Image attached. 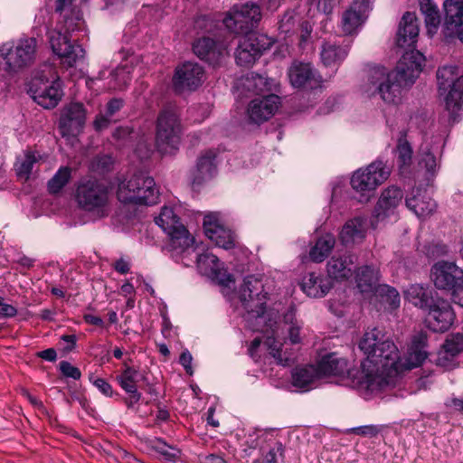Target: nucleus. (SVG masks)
Segmentation results:
<instances>
[{
	"label": "nucleus",
	"instance_id": "1",
	"mask_svg": "<svg viewBox=\"0 0 463 463\" xmlns=\"http://www.w3.org/2000/svg\"><path fill=\"white\" fill-rule=\"evenodd\" d=\"M359 348L366 358L361 363L358 385L371 393L379 392L389 384L384 373L392 375L419 367L429 355L427 335L422 332L412 337L403 360L395 344L377 327L364 334Z\"/></svg>",
	"mask_w": 463,
	"mask_h": 463
},
{
	"label": "nucleus",
	"instance_id": "2",
	"mask_svg": "<svg viewBox=\"0 0 463 463\" xmlns=\"http://www.w3.org/2000/svg\"><path fill=\"white\" fill-rule=\"evenodd\" d=\"M424 62L425 57L421 52L408 51L392 71L384 67L371 68L361 90L368 98L378 95L386 103H395L400 99L402 89L413 84L419 77Z\"/></svg>",
	"mask_w": 463,
	"mask_h": 463
},
{
	"label": "nucleus",
	"instance_id": "3",
	"mask_svg": "<svg viewBox=\"0 0 463 463\" xmlns=\"http://www.w3.org/2000/svg\"><path fill=\"white\" fill-rule=\"evenodd\" d=\"M262 291L263 285L261 281L254 276H248L244 279L241 287L240 299L248 313L247 319L255 318L256 320V325L252 326L253 330H271L272 335L266 338L265 345L277 364L285 366L288 364L290 358L281 349L282 343L278 339L279 334L273 327L277 322L272 323L269 314L266 311L267 294L262 293Z\"/></svg>",
	"mask_w": 463,
	"mask_h": 463
},
{
	"label": "nucleus",
	"instance_id": "4",
	"mask_svg": "<svg viewBox=\"0 0 463 463\" xmlns=\"http://www.w3.org/2000/svg\"><path fill=\"white\" fill-rule=\"evenodd\" d=\"M75 201L80 210L95 219H103L111 212V189L104 181L86 176L76 184Z\"/></svg>",
	"mask_w": 463,
	"mask_h": 463
},
{
	"label": "nucleus",
	"instance_id": "5",
	"mask_svg": "<svg viewBox=\"0 0 463 463\" xmlns=\"http://www.w3.org/2000/svg\"><path fill=\"white\" fill-rule=\"evenodd\" d=\"M37 41L33 37L20 38L0 45V72L14 76L33 64Z\"/></svg>",
	"mask_w": 463,
	"mask_h": 463
},
{
	"label": "nucleus",
	"instance_id": "6",
	"mask_svg": "<svg viewBox=\"0 0 463 463\" xmlns=\"http://www.w3.org/2000/svg\"><path fill=\"white\" fill-rule=\"evenodd\" d=\"M155 222L168 236L166 250L175 261L194 250V238L180 222L173 208L163 207Z\"/></svg>",
	"mask_w": 463,
	"mask_h": 463
},
{
	"label": "nucleus",
	"instance_id": "7",
	"mask_svg": "<svg viewBox=\"0 0 463 463\" xmlns=\"http://www.w3.org/2000/svg\"><path fill=\"white\" fill-rule=\"evenodd\" d=\"M439 91L444 97L445 109L451 123L458 122L463 114V75L457 66H443L437 71Z\"/></svg>",
	"mask_w": 463,
	"mask_h": 463
},
{
	"label": "nucleus",
	"instance_id": "8",
	"mask_svg": "<svg viewBox=\"0 0 463 463\" xmlns=\"http://www.w3.org/2000/svg\"><path fill=\"white\" fill-rule=\"evenodd\" d=\"M158 195L154 179L142 173L135 174L118 184L117 196L123 203L152 205L157 203Z\"/></svg>",
	"mask_w": 463,
	"mask_h": 463
},
{
	"label": "nucleus",
	"instance_id": "9",
	"mask_svg": "<svg viewBox=\"0 0 463 463\" xmlns=\"http://www.w3.org/2000/svg\"><path fill=\"white\" fill-rule=\"evenodd\" d=\"M183 126L176 107L166 106L158 113L156 123V145L163 154H171L178 149Z\"/></svg>",
	"mask_w": 463,
	"mask_h": 463
},
{
	"label": "nucleus",
	"instance_id": "10",
	"mask_svg": "<svg viewBox=\"0 0 463 463\" xmlns=\"http://www.w3.org/2000/svg\"><path fill=\"white\" fill-rule=\"evenodd\" d=\"M390 174L391 168L382 160H375L367 167L355 171L351 178V185L360 194L359 201L368 202L373 191L388 179Z\"/></svg>",
	"mask_w": 463,
	"mask_h": 463
},
{
	"label": "nucleus",
	"instance_id": "11",
	"mask_svg": "<svg viewBox=\"0 0 463 463\" xmlns=\"http://www.w3.org/2000/svg\"><path fill=\"white\" fill-rule=\"evenodd\" d=\"M273 43L274 40L264 33L245 34L239 39L234 52L236 64L246 68L252 66Z\"/></svg>",
	"mask_w": 463,
	"mask_h": 463
},
{
	"label": "nucleus",
	"instance_id": "12",
	"mask_svg": "<svg viewBox=\"0 0 463 463\" xmlns=\"http://www.w3.org/2000/svg\"><path fill=\"white\" fill-rule=\"evenodd\" d=\"M261 19L260 8L258 5L246 3L241 5H234L226 13L222 23L225 27L233 33H250L257 27Z\"/></svg>",
	"mask_w": 463,
	"mask_h": 463
},
{
	"label": "nucleus",
	"instance_id": "13",
	"mask_svg": "<svg viewBox=\"0 0 463 463\" xmlns=\"http://www.w3.org/2000/svg\"><path fill=\"white\" fill-rule=\"evenodd\" d=\"M73 31H67L65 24L48 31V38L53 52L62 58L63 62L69 67H72L85 54V51L80 45L71 43L68 34Z\"/></svg>",
	"mask_w": 463,
	"mask_h": 463
},
{
	"label": "nucleus",
	"instance_id": "14",
	"mask_svg": "<svg viewBox=\"0 0 463 463\" xmlns=\"http://www.w3.org/2000/svg\"><path fill=\"white\" fill-rule=\"evenodd\" d=\"M431 279L434 286L450 294L463 289V269L455 262L440 260L431 268Z\"/></svg>",
	"mask_w": 463,
	"mask_h": 463
},
{
	"label": "nucleus",
	"instance_id": "15",
	"mask_svg": "<svg viewBox=\"0 0 463 463\" xmlns=\"http://www.w3.org/2000/svg\"><path fill=\"white\" fill-rule=\"evenodd\" d=\"M87 111L82 103L71 102L64 106L59 119V131L62 137L70 140L79 136L86 123Z\"/></svg>",
	"mask_w": 463,
	"mask_h": 463
},
{
	"label": "nucleus",
	"instance_id": "16",
	"mask_svg": "<svg viewBox=\"0 0 463 463\" xmlns=\"http://www.w3.org/2000/svg\"><path fill=\"white\" fill-rule=\"evenodd\" d=\"M204 70L197 62L186 61L176 67L173 87L178 93L195 90L203 82Z\"/></svg>",
	"mask_w": 463,
	"mask_h": 463
},
{
	"label": "nucleus",
	"instance_id": "17",
	"mask_svg": "<svg viewBox=\"0 0 463 463\" xmlns=\"http://www.w3.org/2000/svg\"><path fill=\"white\" fill-rule=\"evenodd\" d=\"M403 198V192L401 188L391 185L384 189L373 209L371 220L373 228H376L378 223L384 222L387 218L393 216L397 207Z\"/></svg>",
	"mask_w": 463,
	"mask_h": 463
},
{
	"label": "nucleus",
	"instance_id": "18",
	"mask_svg": "<svg viewBox=\"0 0 463 463\" xmlns=\"http://www.w3.org/2000/svg\"><path fill=\"white\" fill-rule=\"evenodd\" d=\"M426 318L428 327L434 332L449 330L455 319V314L449 301L436 298V300L428 307Z\"/></svg>",
	"mask_w": 463,
	"mask_h": 463
},
{
	"label": "nucleus",
	"instance_id": "19",
	"mask_svg": "<svg viewBox=\"0 0 463 463\" xmlns=\"http://www.w3.org/2000/svg\"><path fill=\"white\" fill-rule=\"evenodd\" d=\"M443 33L446 39L457 37L463 43V0H446Z\"/></svg>",
	"mask_w": 463,
	"mask_h": 463
},
{
	"label": "nucleus",
	"instance_id": "20",
	"mask_svg": "<svg viewBox=\"0 0 463 463\" xmlns=\"http://www.w3.org/2000/svg\"><path fill=\"white\" fill-rule=\"evenodd\" d=\"M279 105L280 98L276 94H268L252 99L248 107L250 121L259 125L269 120Z\"/></svg>",
	"mask_w": 463,
	"mask_h": 463
},
{
	"label": "nucleus",
	"instance_id": "21",
	"mask_svg": "<svg viewBox=\"0 0 463 463\" xmlns=\"http://www.w3.org/2000/svg\"><path fill=\"white\" fill-rule=\"evenodd\" d=\"M288 79L295 88H317L321 77L309 62L294 61L288 68Z\"/></svg>",
	"mask_w": 463,
	"mask_h": 463
},
{
	"label": "nucleus",
	"instance_id": "22",
	"mask_svg": "<svg viewBox=\"0 0 463 463\" xmlns=\"http://www.w3.org/2000/svg\"><path fill=\"white\" fill-rule=\"evenodd\" d=\"M203 230L205 235L214 242L216 246L226 250L234 246L233 233L232 231L220 224L216 213H210L204 216Z\"/></svg>",
	"mask_w": 463,
	"mask_h": 463
},
{
	"label": "nucleus",
	"instance_id": "23",
	"mask_svg": "<svg viewBox=\"0 0 463 463\" xmlns=\"http://www.w3.org/2000/svg\"><path fill=\"white\" fill-rule=\"evenodd\" d=\"M463 352V335L454 334L447 337L439 350L436 364L446 370H451L458 366V355Z\"/></svg>",
	"mask_w": 463,
	"mask_h": 463
},
{
	"label": "nucleus",
	"instance_id": "24",
	"mask_svg": "<svg viewBox=\"0 0 463 463\" xmlns=\"http://www.w3.org/2000/svg\"><path fill=\"white\" fill-rule=\"evenodd\" d=\"M370 9V0H354L342 14L341 27L345 34H353L364 24Z\"/></svg>",
	"mask_w": 463,
	"mask_h": 463
},
{
	"label": "nucleus",
	"instance_id": "25",
	"mask_svg": "<svg viewBox=\"0 0 463 463\" xmlns=\"http://www.w3.org/2000/svg\"><path fill=\"white\" fill-rule=\"evenodd\" d=\"M227 46L209 37L197 39L193 44L194 54L210 64H218L226 52Z\"/></svg>",
	"mask_w": 463,
	"mask_h": 463
},
{
	"label": "nucleus",
	"instance_id": "26",
	"mask_svg": "<svg viewBox=\"0 0 463 463\" xmlns=\"http://www.w3.org/2000/svg\"><path fill=\"white\" fill-rule=\"evenodd\" d=\"M405 204L419 218L430 216L437 208L436 202L428 195L426 190L420 187L412 190L411 196L405 199Z\"/></svg>",
	"mask_w": 463,
	"mask_h": 463
},
{
	"label": "nucleus",
	"instance_id": "27",
	"mask_svg": "<svg viewBox=\"0 0 463 463\" xmlns=\"http://www.w3.org/2000/svg\"><path fill=\"white\" fill-rule=\"evenodd\" d=\"M419 36V24L415 14L406 12L399 24L396 43L401 48L413 46Z\"/></svg>",
	"mask_w": 463,
	"mask_h": 463
},
{
	"label": "nucleus",
	"instance_id": "28",
	"mask_svg": "<svg viewBox=\"0 0 463 463\" xmlns=\"http://www.w3.org/2000/svg\"><path fill=\"white\" fill-rule=\"evenodd\" d=\"M43 83V87H38L34 90L33 87L31 90L33 93V99L44 109H52L56 107L61 100L63 93L61 90V82L59 78L52 80L50 84Z\"/></svg>",
	"mask_w": 463,
	"mask_h": 463
},
{
	"label": "nucleus",
	"instance_id": "29",
	"mask_svg": "<svg viewBox=\"0 0 463 463\" xmlns=\"http://www.w3.org/2000/svg\"><path fill=\"white\" fill-rule=\"evenodd\" d=\"M317 368L319 370L321 377L330 375L352 376L347 360L338 356L335 353H331L323 356Z\"/></svg>",
	"mask_w": 463,
	"mask_h": 463
},
{
	"label": "nucleus",
	"instance_id": "30",
	"mask_svg": "<svg viewBox=\"0 0 463 463\" xmlns=\"http://www.w3.org/2000/svg\"><path fill=\"white\" fill-rule=\"evenodd\" d=\"M356 287L362 294L373 293L378 290L379 269L373 265H364L355 271Z\"/></svg>",
	"mask_w": 463,
	"mask_h": 463
},
{
	"label": "nucleus",
	"instance_id": "31",
	"mask_svg": "<svg viewBox=\"0 0 463 463\" xmlns=\"http://www.w3.org/2000/svg\"><path fill=\"white\" fill-rule=\"evenodd\" d=\"M367 220L364 217L357 216L345 222L343 226L339 239L344 245H349L362 241L366 232Z\"/></svg>",
	"mask_w": 463,
	"mask_h": 463
},
{
	"label": "nucleus",
	"instance_id": "32",
	"mask_svg": "<svg viewBox=\"0 0 463 463\" xmlns=\"http://www.w3.org/2000/svg\"><path fill=\"white\" fill-rule=\"evenodd\" d=\"M355 257L346 254L341 257H332L327 262L328 276L335 280H345L352 276V267Z\"/></svg>",
	"mask_w": 463,
	"mask_h": 463
},
{
	"label": "nucleus",
	"instance_id": "33",
	"mask_svg": "<svg viewBox=\"0 0 463 463\" xmlns=\"http://www.w3.org/2000/svg\"><path fill=\"white\" fill-rule=\"evenodd\" d=\"M331 287L332 285L328 279L317 275L314 272L305 276L301 283L302 290L311 298H323L327 294Z\"/></svg>",
	"mask_w": 463,
	"mask_h": 463
},
{
	"label": "nucleus",
	"instance_id": "34",
	"mask_svg": "<svg viewBox=\"0 0 463 463\" xmlns=\"http://www.w3.org/2000/svg\"><path fill=\"white\" fill-rule=\"evenodd\" d=\"M349 49L350 43L339 45L335 43L326 42L321 47V61L326 67L339 65L347 56Z\"/></svg>",
	"mask_w": 463,
	"mask_h": 463
},
{
	"label": "nucleus",
	"instance_id": "35",
	"mask_svg": "<svg viewBox=\"0 0 463 463\" xmlns=\"http://www.w3.org/2000/svg\"><path fill=\"white\" fill-rule=\"evenodd\" d=\"M291 376L292 384L303 391L312 389L316 382L322 378L319 370L314 365L297 367L292 371Z\"/></svg>",
	"mask_w": 463,
	"mask_h": 463
},
{
	"label": "nucleus",
	"instance_id": "36",
	"mask_svg": "<svg viewBox=\"0 0 463 463\" xmlns=\"http://www.w3.org/2000/svg\"><path fill=\"white\" fill-rule=\"evenodd\" d=\"M404 298L413 306L426 310L436 300L432 291L420 284H412L404 290Z\"/></svg>",
	"mask_w": 463,
	"mask_h": 463
},
{
	"label": "nucleus",
	"instance_id": "37",
	"mask_svg": "<svg viewBox=\"0 0 463 463\" xmlns=\"http://www.w3.org/2000/svg\"><path fill=\"white\" fill-rule=\"evenodd\" d=\"M215 156L213 151L209 150L199 157L193 178L194 184H200L213 176L216 171Z\"/></svg>",
	"mask_w": 463,
	"mask_h": 463
},
{
	"label": "nucleus",
	"instance_id": "38",
	"mask_svg": "<svg viewBox=\"0 0 463 463\" xmlns=\"http://www.w3.org/2000/svg\"><path fill=\"white\" fill-rule=\"evenodd\" d=\"M139 372L131 366L125 364L123 372L117 376V381L120 387L129 395L134 402H139L141 393L137 391V383L140 377Z\"/></svg>",
	"mask_w": 463,
	"mask_h": 463
},
{
	"label": "nucleus",
	"instance_id": "39",
	"mask_svg": "<svg viewBox=\"0 0 463 463\" xmlns=\"http://www.w3.org/2000/svg\"><path fill=\"white\" fill-rule=\"evenodd\" d=\"M199 271L213 279H218L222 273V264L218 257L211 252H204L196 258Z\"/></svg>",
	"mask_w": 463,
	"mask_h": 463
},
{
	"label": "nucleus",
	"instance_id": "40",
	"mask_svg": "<svg viewBox=\"0 0 463 463\" xmlns=\"http://www.w3.org/2000/svg\"><path fill=\"white\" fill-rule=\"evenodd\" d=\"M420 9L424 15L428 34L434 35L440 24L439 11L432 0H419Z\"/></svg>",
	"mask_w": 463,
	"mask_h": 463
},
{
	"label": "nucleus",
	"instance_id": "41",
	"mask_svg": "<svg viewBox=\"0 0 463 463\" xmlns=\"http://www.w3.org/2000/svg\"><path fill=\"white\" fill-rule=\"evenodd\" d=\"M243 85L250 92L257 95L272 91L277 88L274 80L253 72L245 79Z\"/></svg>",
	"mask_w": 463,
	"mask_h": 463
},
{
	"label": "nucleus",
	"instance_id": "42",
	"mask_svg": "<svg viewBox=\"0 0 463 463\" xmlns=\"http://www.w3.org/2000/svg\"><path fill=\"white\" fill-rule=\"evenodd\" d=\"M335 243L333 234L326 233L317 239L311 248L309 256L315 262H322L331 252Z\"/></svg>",
	"mask_w": 463,
	"mask_h": 463
},
{
	"label": "nucleus",
	"instance_id": "43",
	"mask_svg": "<svg viewBox=\"0 0 463 463\" xmlns=\"http://www.w3.org/2000/svg\"><path fill=\"white\" fill-rule=\"evenodd\" d=\"M283 322L287 326L288 336L291 344L301 342L300 330L302 324L296 319V310L290 307L283 315Z\"/></svg>",
	"mask_w": 463,
	"mask_h": 463
},
{
	"label": "nucleus",
	"instance_id": "44",
	"mask_svg": "<svg viewBox=\"0 0 463 463\" xmlns=\"http://www.w3.org/2000/svg\"><path fill=\"white\" fill-rule=\"evenodd\" d=\"M413 150L405 137H399L395 156L400 169L408 168L412 162Z\"/></svg>",
	"mask_w": 463,
	"mask_h": 463
},
{
	"label": "nucleus",
	"instance_id": "45",
	"mask_svg": "<svg viewBox=\"0 0 463 463\" xmlns=\"http://www.w3.org/2000/svg\"><path fill=\"white\" fill-rule=\"evenodd\" d=\"M37 161V156L33 152H26L23 156L18 157L14 165L17 176L20 179L28 180Z\"/></svg>",
	"mask_w": 463,
	"mask_h": 463
},
{
	"label": "nucleus",
	"instance_id": "46",
	"mask_svg": "<svg viewBox=\"0 0 463 463\" xmlns=\"http://www.w3.org/2000/svg\"><path fill=\"white\" fill-rule=\"evenodd\" d=\"M71 178V169L68 166L60 167L48 182V191L55 194L60 193Z\"/></svg>",
	"mask_w": 463,
	"mask_h": 463
},
{
	"label": "nucleus",
	"instance_id": "47",
	"mask_svg": "<svg viewBox=\"0 0 463 463\" xmlns=\"http://www.w3.org/2000/svg\"><path fill=\"white\" fill-rule=\"evenodd\" d=\"M300 17L293 10H288L279 21V30L285 36L296 32L299 25Z\"/></svg>",
	"mask_w": 463,
	"mask_h": 463
},
{
	"label": "nucleus",
	"instance_id": "48",
	"mask_svg": "<svg viewBox=\"0 0 463 463\" xmlns=\"http://www.w3.org/2000/svg\"><path fill=\"white\" fill-rule=\"evenodd\" d=\"M72 0H57L55 6V13L59 14L60 18L63 19L66 30H74L76 24L72 17H70L71 11Z\"/></svg>",
	"mask_w": 463,
	"mask_h": 463
},
{
	"label": "nucleus",
	"instance_id": "49",
	"mask_svg": "<svg viewBox=\"0 0 463 463\" xmlns=\"http://www.w3.org/2000/svg\"><path fill=\"white\" fill-rule=\"evenodd\" d=\"M113 83H110L109 88L114 90H122L126 88L131 80L130 71L128 67H118L111 73Z\"/></svg>",
	"mask_w": 463,
	"mask_h": 463
},
{
	"label": "nucleus",
	"instance_id": "50",
	"mask_svg": "<svg viewBox=\"0 0 463 463\" xmlns=\"http://www.w3.org/2000/svg\"><path fill=\"white\" fill-rule=\"evenodd\" d=\"M152 448L167 460H175L180 454L178 449L168 445L161 439H155Z\"/></svg>",
	"mask_w": 463,
	"mask_h": 463
},
{
	"label": "nucleus",
	"instance_id": "51",
	"mask_svg": "<svg viewBox=\"0 0 463 463\" xmlns=\"http://www.w3.org/2000/svg\"><path fill=\"white\" fill-rule=\"evenodd\" d=\"M113 165V159L109 155H100L97 156L90 162V169L93 172H97L99 174H105L110 171Z\"/></svg>",
	"mask_w": 463,
	"mask_h": 463
},
{
	"label": "nucleus",
	"instance_id": "52",
	"mask_svg": "<svg viewBox=\"0 0 463 463\" xmlns=\"http://www.w3.org/2000/svg\"><path fill=\"white\" fill-rule=\"evenodd\" d=\"M383 430V426L380 425H364L352 428L348 430L349 433L373 438L376 437Z\"/></svg>",
	"mask_w": 463,
	"mask_h": 463
},
{
	"label": "nucleus",
	"instance_id": "53",
	"mask_svg": "<svg viewBox=\"0 0 463 463\" xmlns=\"http://www.w3.org/2000/svg\"><path fill=\"white\" fill-rule=\"evenodd\" d=\"M378 290L381 295L386 298V300L392 307H397L400 305V295L394 288L382 285L379 287Z\"/></svg>",
	"mask_w": 463,
	"mask_h": 463
},
{
	"label": "nucleus",
	"instance_id": "54",
	"mask_svg": "<svg viewBox=\"0 0 463 463\" xmlns=\"http://www.w3.org/2000/svg\"><path fill=\"white\" fill-rule=\"evenodd\" d=\"M60 370L64 376L72 378L74 380H79L81 376L79 368L73 366L67 361H62L60 363Z\"/></svg>",
	"mask_w": 463,
	"mask_h": 463
},
{
	"label": "nucleus",
	"instance_id": "55",
	"mask_svg": "<svg viewBox=\"0 0 463 463\" xmlns=\"http://www.w3.org/2000/svg\"><path fill=\"white\" fill-rule=\"evenodd\" d=\"M420 164H423L428 172H434L437 167L436 157L430 150H422Z\"/></svg>",
	"mask_w": 463,
	"mask_h": 463
},
{
	"label": "nucleus",
	"instance_id": "56",
	"mask_svg": "<svg viewBox=\"0 0 463 463\" xmlns=\"http://www.w3.org/2000/svg\"><path fill=\"white\" fill-rule=\"evenodd\" d=\"M194 27L196 29L211 32L213 28V19L210 15H199L194 20Z\"/></svg>",
	"mask_w": 463,
	"mask_h": 463
},
{
	"label": "nucleus",
	"instance_id": "57",
	"mask_svg": "<svg viewBox=\"0 0 463 463\" xmlns=\"http://www.w3.org/2000/svg\"><path fill=\"white\" fill-rule=\"evenodd\" d=\"M111 121L112 119L110 116L106 112H100L96 116V118L93 121V127L96 131H101L107 128L110 125Z\"/></svg>",
	"mask_w": 463,
	"mask_h": 463
},
{
	"label": "nucleus",
	"instance_id": "58",
	"mask_svg": "<svg viewBox=\"0 0 463 463\" xmlns=\"http://www.w3.org/2000/svg\"><path fill=\"white\" fill-rule=\"evenodd\" d=\"M93 385L104 395L112 396L113 391L111 385L103 378H95Z\"/></svg>",
	"mask_w": 463,
	"mask_h": 463
},
{
	"label": "nucleus",
	"instance_id": "59",
	"mask_svg": "<svg viewBox=\"0 0 463 463\" xmlns=\"http://www.w3.org/2000/svg\"><path fill=\"white\" fill-rule=\"evenodd\" d=\"M192 361H193V356L188 350H184V352H182V354L179 357V363L182 364V366L184 368L185 372L189 375H192L194 373V370L192 367Z\"/></svg>",
	"mask_w": 463,
	"mask_h": 463
},
{
	"label": "nucleus",
	"instance_id": "60",
	"mask_svg": "<svg viewBox=\"0 0 463 463\" xmlns=\"http://www.w3.org/2000/svg\"><path fill=\"white\" fill-rule=\"evenodd\" d=\"M124 105V100L121 99H112L106 105L105 112L111 118L119 111Z\"/></svg>",
	"mask_w": 463,
	"mask_h": 463
},
{
	"label": "nucleus",
	"instance_id": "61",
	"mask_svg": "<svg viewBox=\"0 0 463 463\" xmlns=\"http://www.w3.org/2000/svg\"><path fill=\"white\" fill-rule=\"evenodd\" d=\"M17 314V309L9 304L4 302V298L0 297V317H13Z\"/></svg>",
	"mask_w": 463,
	"mask_h": 463
},
{
	"label": "nucleus",
	"instance_id": "62",
	"mask_svg": "<svg viewBox=\"0 0 463 463\" xmlns=\"http://www.w3.org/2000/svg\"><path fill=\"white\" fill-rule=\"evenodd\" d=\"M114 269L120 274H127L130 269L129 262L120 258L113 264Z\"/></svg>",
	"mask_w": 463,
	"mask_h": 463
},
{
	"label": "nucleus",
	"instance_id": "63",
	"mask_svg": "<svg viewBox=\"0 0 463 463\" xmlns=\"http://www.w3.org/2000/svg\"><path fill=\"white\" fill-rule=\"evenodd\" d=\"M301 31V41L305 42L310 36L312 33V26L307 21L302 22L299 25Z\"/></svg>",
	"mask_w": 463,
	"mask_h": 463
},
{
	"label": "nucleus",
	"instance_id": "64",
	"mask_svg": "<svg viewBox=\"0 0 463 463\" xmlns=\"http://www.w3.org/2000/svg\"><path fill=\"white\" fill-rule=\"evenodd\" d=\"M38 355H39V357H41L46 361H49V362H53L57 358V353L53 348L45 349V350L40 352L38 354Z\"/></svg>",
	"mask_w": 463,
	"mask_h": 463
}]
</instances>
